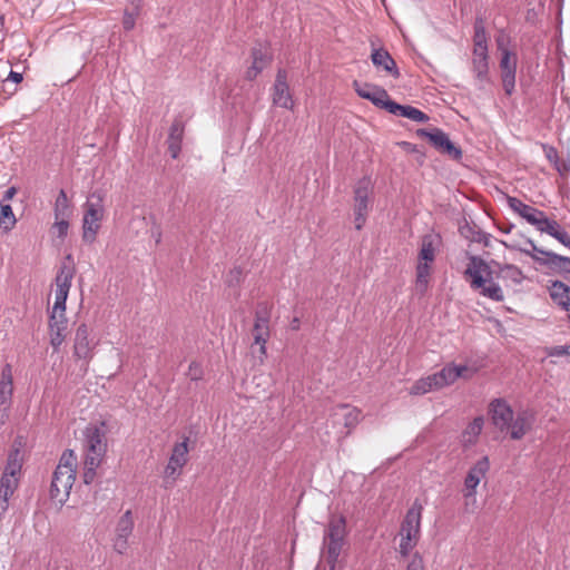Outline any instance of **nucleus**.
<instances>
[{"instance_id":"nucleus-1","label":"nucleus","mask_w":570,"mask_h":570,"mask_svg":"<svg viewBox=\"0 0 570 570\" xmlns=\"http://www.w3.org/2000/svg\"><path fill=\"white\" fill-rule=\"evenodd\" d=\"M470 263L464 272L465 277H470V286L478 291L483 297L494 302H502L504 294L501 286L495 282L497 278L511 281L513 284H520L523 279L522 271L515 265L500 264L494 261L485 262L479 256L471 255Z\"/></svg>"},{"instance_id":"nucleus-2","label":"nucleus","mask_w":570,"mask_h":570,"mask_svg":"<svg viewBox=\"0 0 570 570\" xmlns=\"http://www.w3.org/2000/svg\"><path fill=\"white\" fill-rule=\"evenodd\" d=\"M76 455L72 450H66L52 474L50 498L63 504L70 494L76 480Z\"/></svg>"},{"instance_id":"nucleus-3","label":"nucleus","mask_w":570,"mask_h":570,"mask_svg":"<svg viewBox=\"0 0 570 570\" xmlns=\"http://www.w3.org/2000/svg\"><path fill=\"white\" fill-rule=\"evenodd\" d=\"M105 194L102 190L90 193L83 204L82 217V239L85 243L92 244L100 229V223L105 217Z\"/></svg>"},{"instance_id":"nucleus-4","label":"nucleus","mask_w":570,"mask_h":570,"mask_svg":"<svg viewBox=\"0 0 570 570\" xmlns=\"http://www.w3.org/2000/svg\"><path fill=\"white\" fill-rule=\"evenodd\" d=\"M465 366L446 365L441 371L417 380L410 389L412 395H423L433 390L454 383L465 371Z\"/></svg>"},{"instance_id":"nucleus-5","label":"nucleus","mask_w":570,"mask_h":570,"mask_svg":"<svg viewBox=\"0 0 570 570\" xmlns=\"http://www.w3.org/2000/svg\"><path fill=\"white\" fill-rule=\"evenodd\" d=\"M271 307L267 303H259L255 312V321L252 330L254 344L258 345V358L262 364L266 357V343L271 336L269 332Z\"/></svg>"},{"instance_id":"nucleus-6","label":"nucleus","mask_w":570,"mask_h":570,"mask_svg":"<svg viewBox=\"0 0 570 570\" xmlns=\"http://www.w3.org/2000/svg\"><path fill=\"white\" fill-rule=\"evenodd\" d=\"M76 274V265L71 254H67L62 259L60 267L57 272L55 283H56V293H55V303L57 308L60 306H66V302L69 295V291L71 287L72 279Z\"/></svg>"},{"instance_id":"nucleus-7","label":"nucleus","mask_w":570,"mask_h":570,"mask_svg":"<svg viewBox=\"0 0 570 570\" xmlns=\"http://www.w3.org/2000/svg\"><path fill=\"white\" fill-rule=\"evenodd\" d=\"M372 181L368 177L360 179L354 188V224L357 230L364 226L371 209L370 195Z\"/></svg>"},{"instance_id":"nucleus-8","label":"nucleus","mask_w":570,"mask_h":570,"mask_svg":"<svg viewBox=\"0 0 570 570\" xmlns=\"http://www.w3.org/2000/svg\"><path fill=\"white\" fill-rule=\"evenodd\" d=\"M85 459L89 460V458L96 459V461H101L107 451V439H106V430L105 423H101L100 426L90 424L85 431Z\"/></svg>"},{"instance_id":"nucleus-9","label":"nucleus","mask_w":570,"mask_h":570,"mask_svg":"<svg viewBox=\"0 0 570 570\" xmlns=\"http://www.w3.org/2000/svg\"><path fill=\"white\" fill-rule=\"evenodd\" d=\"M98 341L91 335L88 325L81 323L75 331L73 337V357L76 361H82L86 367L94 357Z\"/></svg>"},{"instance_id":"nucleus-10","label":"nucleus","mask_w":570,"mask_h":570,"mask_svg":"<svg viewBox=\"0 0 570 570\" xmlns=\"http://www.w3.org/2000/svg\"><path fill=\"white\" fill-rule=\"evenodd\" d=\"M416 135L421 138H426L430 144L441 154L448 155L454 160L462 158V149L453 144L449 136L440 128L416 130Z\"/></svg>"},{"instance_id":"nucleus-11","label":"nucleus","mask_w":570,"mask_h":570,"mask_svg":"<svg viewBox=\"0 0 570 570\" xmlns=\"http://www.w3.org/2000/svg\"><path fill=\"white\" fill-rule=\"evenodd\" d=\"M497 43L498 48L502 51L500 69L503 90L507 95H511L515 87L517 56L509 49L503 48L501 39H498Z\"/></svg>"},{"instance_id":"nucleus-12","label":"nucleus","mask_w":570,"mask_h":570,"mask_svg":"<svg viewBox=\"0 0 570 570\" xmlns=\"http://www.w3.org/2000/svg\"><path fill=\"white\" fill-rule=\"evenodd\" d=\"M188 441L189 438H184L179 443H176L173 448L171 455L165 468V480H171L173 482L179 476L180 470L188 461Z\"/></svg>"},{"instance_id":"nucleus-13","label":"nucleus","mask_w":570,"mask_h":570,"mask_svg":"<svg viewBox=\"0 0 570 570\" xmlns=\"http://www.w3.org/2000/svg\"><path fill=\"white\" fill-rule=\"evenodd\" d=\"M13 377L10 364H6L0 377V422L3 424L8 417V411L12 404Z\"/></svg>"},{"instance_id":"nucleus-14","label":"nucleus","mask_w":570,"mask_h":570,"mask_svg":"<svg viewBox=\"0 0 570 570\" xmlns=\"http://www.w3.org/2000/svg\"><path fill=\"white\" fill-rule=\"evenodd\" d=\"M489 413L492 423L500 430L505 431L510 428L513 419V411L511 406L502 399H494L490 403Z\"/></svg>"},{"instance_id":"nucleus-15","label":"nucleus","mask_w":570,"mask_h":570,"mask_svg":"<svg viewBox=\"0 0 570 570\" xmlns=\"http://www.w3.org/2000/svg\"><path fill=\"white\" fill-rule=\"evenodd\" d=\"M490 469V461L488 456L481 458L473 466L470 468L464 479L465 493L464 497H473L476 493V487L480 481L485 476Z\"/></svg>"},{"instance_id":"nucleus-16","label":"nucleus","mask_w":570,"mask_h":570,"mask_svg":"<svg viewBox=\"0 0 570 570\" xmlns=\"http://www.w3.org/2000/svg\"><path fill=\"white\" fill-rule=\"evenodd\" d=\"M134 530V518L130 510H127L118 520L114 548L118 553H124L128 548V538Z\"/></svg>"},{"instance_id":"nucleus-17","label":"nucleus","mask_w":570,"mask_h":570,"mask_svg":"<svg viewBox=\"0 0 570 570\" xmlns=\"http://www.w3.org/2000/svg\"><path fill=\"white\" fill-rule=\"evenodd\" d=\"M356 94L363 98L370 100L374 106L385 109L391 98L387 91L381 87L373 86L370 83L361 85L357 81L353 82Z\"/></svg>"},{"instance_id":"nucleus-18","label":"nucleus","mask_w":570,"mask_h":570,"mask_svg":"<svg viewBox=\"0 0 570 570\" xmlns=\"http://www.w3.org/2000/svg\"><path fill=\"white\" fill-rule=\"evenodd\" d=\"M273 102L285 109L293 108V99L287 85V76L284 70H278L273 87Z\"/></svg>"},{"instance_id":"nucleus-19","label":"nucleus","mask_w":570,"mask_h":570,"mask_svg":"<svg viewBox=\"0 0 570 570\" xmlns=\"http://www.w3.org/2000/svg\"><path fill=\"white\" fill-rule=\"evenodd\" d=\"M534 423V414L528 410H523L517 413V416L512 419L510 428V438L512 440H521L532 428Z\"/></svg>"},{"instance_id":"nucleus-20","label":"nucleus","mask_w":570,"mask_h":570,"mask_svg":"<svg viewBox=\"0 0 570 570\" xmlns=\"http://www.w3.org/2000/svg\"><path fill=\"white\" fill-rule=\"evenodd\" d=\"M252 66L246 71V78L248 80L255 79L271 62L268 49L262 45L252 49Z\"/></svg>"},{"instance_id":"nucleus-21","label":"nucleus","mask_w":570,"mask_h":570,"mask_svg":"<svg viewBox=\"0 0 570 570\" xmlns=\"http://www.w3.org/2000/svg\"><path fill=\"white\" fill-rule=\"evenodd\" d=\"M509 207L524 218L529 224L535 227L537 223L541 217H543L542 210L532 207L530 205L524 204L522 200L515 197H508Z\"/></svg>"},{"instance_id":"nucleus-22","label":"nucleus","mask_w":570,"mask_h":570,"mask_svg":"<svg viewBox=\"0 0 570 570\" xmlns=\"http://www.w3.org/2000/svg\"><path fill=\"white\" fill-rule=\"evenodd\" d=\"M371 60L376 68L383 69L384 71L389 72L393 78L400 77V70L396 66V62L387 50L383 48L373 49Z\"/></svg>"},{"instance_id":"nucleus-23","label":"nucleus","mask_w":570,"mask_h":570,"mask_svg":"<svg viewBox=\"0 0 570 570\" xmlns=\"http://www.w3.org/2000/svg\"><path fill=\"white\" fill-rule=\"evenodd\" d=\"M472 71L479 81L484 82L488 80V73H489L488 49H481V50L473 49Z\"/></svg>"},{"instance_id":"nucleus-24","label":"nucleus","mask_w":570,"mask_h":570,"mask_svg":"<svg viewBox=\"0 0 570 570\" xmlns=\"http://www.w3.org/2000/svg\"><path fill=\"white\" fill-rule=\"evenodd\" d=\"M484 424L483 416H476L461 433L460 442L464 449H469L478 442Z\"/></svg>"},{"instance_id":"nucleus-25","label":"nucleus","mask_w":570,"mask_h":570,"mask_svg":"<svg viewBox=\"0 0 570 570\" xmlns=\"http://www.w3.org/2000/svg\"><path fill=\"white\" fill-rule=\"evenodd\" d=\"M543 264L547 268L561 274L570 282V257L561 256L552 252V254H548V258L544 259Z\"/></svg>"},{"instance_id":"nucleus-26","label":"nucleus","mask_w":570,"mask_h":570,"mask_svg":"<svg viewBox=\"0 0 570 570\" xmlns=\"http://www.w3.org/2000/svg\"><path fill=\"white\" fill-rule=\"evenodd\" d=\"M184 135V125L180 120L176 119L169 129L168 135V150L170 156L175 159L178 157L181 149V140Z\"/></svg>"},{"instance_id":"nucleus-27","label":"nucleus","mask_w":570,"mask_h":570,"mask_svg":"<svg viewBox=\"0 0 570 570\" xmlns=\"http://www.w3.org/2000/svg\"><path fill=\"white\" fill-rule=\"evenodd\" d=\"M549 292L552 301L570 313V287L560 281H554Z\"/></svg>"},{"instance_id":"nucleus-28","label":"nucleus","mask_w":570,"mask_h":570,"mask_svg":"<svg viewBox=\"0 0 570 570\" xmlns=\"http://www.w3.org/2000/svg\"><path fill=\"white\" fill-rule=\"evenodd\" d=\"M334 415L343 416L344 426L348 429L346 434H348L358 424L361 412L348 404H340L334 409Z\"/></svg>"},{"instance_id":"nucleus-29","label":"nucleus","mask_w":570,"mask_h":570,"mask_svg":"<svg viewBox=\"0 0 570 570\" xmlns=\"http://www.w3.org/2000/svg\"><path fill=\"white\" fill-rule=\"evenodd\" d=\"M18 487L17 478L1 476L0 479V512L3 513L8 509L9 499Z\"/></svg>"},{"instance_id":"nucleus-30","label":"nucleus","mask_w":570,"mask_h":570,"mask_svg":"<svg viewBox=\"0 0 570 570\" xmlns=\"http://www.w3.org/2000/svg\"><path fill=\"white\" fill-rule=\"evenodd\" d=\"M527 245L529 247H518L515 245L508 246L505 243H503L507 247H510L512 249L520 250L521 253L530 256L535 263H538L541 266H544L543 262L546 258H548V254H552L551 250H546L543 248L538 247L533 240L527 239Z\"/></svg>"},{"instance_id":"nucleus-31","label":"nucleus","mask_w":570,"mask_h":570,"mask_svg":"<svg viewBox=\"0 0 570 570\" xmlns=\"http://www.w3.org/2000/svg\"><path fill=\"white\" fill-rule=\"evenodd\" d=\"M49 332H65L68 327V318L66 317V306L53 305L49 315Z\"/></svg>"},{"instance_id":"nucleus-32","label":"nucleus","mask_w":570,"mask_h":570,"mask_svg":"<svg viewBox=\"0 0 570 570\" xmlns=\"http://www.w3.org/2000/svg\"><path fill=\"white\" fill-rule=\"evenodd\" d=\"M422 511H423L422 503L417 499L414 500L412 507L406 512V515H405L401 527L411 528V529H421Z\"/></svg>"},{"instance_id":"nucleus-33","label":"nucleus","mask_w":570,"mask_h":570,"mask_svg":"<svg viewBox=\"0 0 570 570\" xmlns=\"http://www.w3.org/2000/svg\"><path fill=\"white\" fill-rule=\"evenodd\" d=\"M22 468L20 450L13 449L10 451L2 476L17 478Z\"/></svg>"},{"instance_id":"nucleus-34","label":"nucleus","mask_w":570,"mask_h":570,"mask_svg":"<svg viewBox=\"0 0 570 570\" xmlns=\"http://www.w3.org/2000/svg\"><path fill=\"white\" fill-rule=\"evenodd\" d=\"M473 29V49H488V36L485 31L484 20L481 17L475 18Z\"/></svg>"},{"instance_id":"nucleus-35","label":"nucleus","mask_w":570,"mask_h":570,"mask_svg":"<svg viewBox=\"0 0 570 570\" xmlns=\"http://www.w3.org/2000/svg\"><path fill=\"white\" fill-rule=\"evenodd\" d=\"M342 547H343L342 541L324 539V556H325L326 562L331 566L332 569L335 567V563L340 557Z\"/></svg>"},{"instance_id":"nucleus-36","label":"nucleus","mask_w":570,"mask_h":570,"mask_svg":"<svg viewBox=\"0 0 570 570\" xmlns=\"http://www.w3.org/2000/svg\"><path fill=\"white\" fill-rule=\"evenodd\" d=\"M17 223L12 207L3 202H0V229L10 232Z\"/></svg>"},{"instance_id":"nucleus-37","label":"nucleus","mask_w":570,"mask_h":570,"mask_svg":"<svg viewBox=\"0 0 570 570\" xmlns=\"http://www.w3.org/2000/svg\"><path fill=\"white\" fill-rule=\"evenodd\" d=\"M53 213H55V219H60V218L68 219V217H69V214H70L69 200H68L67 194L63 189H61L59 191V194L56 198Z\"/></svg>"},{"instance_id":"nucleus-38","label":"nucleus","mask_w":570,"mask_h":570,"mask_svg":"<svg viewBox=\"0 0 570 570\" xmlns=\"http://www.w3.org/2000/svg\"><path fill=\"white\" fill-rule=\"evenodd\" d=\"M435 258V248L433 245L432 236L426 235L422 239L421 249L419 253V261L433 263Z\"/></svg>"},{"instance_id":"nucleus-39","label":"nucleus","mask_w":570,"mask_h":570,"mask_svg":"<svg viewBox=\"0 0 570 570\" xmlns=\"http://www.w3.org/2000/svg\"><path fill=\"white\" fill-rule=\"evenodd\" d=\"M535 228L541 233H546L554 237L562 227L557 220L549 219L547 215L543 213V217L539 219V222L535 225Z\"/></svg>"},{"instance_id":"nucleus-40","label":"nucleus","mask_w":570,"mask_h":570,"mask_svg":"<svg viewBox=\"0 0 570 570\" xmlns=\"http://www.w3.org/2000/svg\"><path fill=\"white\" fill-rule=\"evenodd\" d=\"M345 522L343 519L333 521L328 524L327 532L324 539L342 541L344 540Z\"/></svg>"},{"instance_id":"nucleus-41","label":"nucleus","mask_w":570,"mask_h":570,"mask_svg":"<svg viewBox=\"0 0 570 570\" xmlns=\"http://www.w3.org/2000/svg\"><path fill=\"white\" fill-rule=\"evenodd\" d=\"M83 464L82 479L86 484H90L96 478V470L101 464V461H96V459L89 458V460L85 459Z\"/></svg>"},{"instance_id":"nucleus-42","label":"nucleus","mask_w":570,"mask_h":570,"mask_svg":"<svg viewBox=\"0 0 570 570\" xmlns=\"http://www.w3.org/2000/svg\"><path fill=\"white\" fill-rule=\"evenodd\" d=\"M483 230H481L476 225H471L465 223L460 226V234L470 242L478 243L481 239Z\"/></svg>"},{"instance_id":"nucleus-43","label":"nucleus","mask_w":570,"mask_h":570,"mask_svg":"<svg viewBox=\"0 0 570 570\" xmlns=\"http://www.w3.org/2000/svg\"><path fill=\"white\" fill-rule=\"evenodd\" d=\"M414 107L410 105H400L391 99L387 102L385 110L395 116H401L404 118H409L413 111Z\"/></svg>"},{"instance_id":"nucleus-44","label":"nucleus","mask_w":570,"mask_h":570,"mask_svg":"<svg viewBox=\"0 0 570 570\" xmlns=\"http://www.w3.org/2000/svg\"><path fill=\"white\" fill-rule=\"evenodd\" d=\"M139 16V4H134L131 10L126 9L124 11L122 27L126 31H130L135 28L136 18Z\"/></svg>"},{"instance_id":"nucleus-45","label":"nucleus","mask_w":570,"mask_h":570,"mask_svg":"<svg viewBox=\"0 0 570 570\" xmlns=\"http://www.w3.org/2000/svg\"><path fill=\"white\" fill-rule=\"evenodd\" d=\"M430 264L429 262L419 261L416 265V282L422 285H426L430 277Z\"/></svg>"},{"instance_id":"nucleus-46","label":"nucleus","mask_w":570,"mask_h":570,"mask_svg":"<svg viewBox=\"0 0 570 570\" xmlns=\"http://www.w3.org/2000/svg\"><path fill=\"white\" fill-rule=\"evenodd\" d=\"M68 229H69V222L67 218H60V219H56L55 224L52 225L51 227V233L60 238V239H63L67 234H68Z\"/></svg>"},{"instance_id":"nucleus-47","label":"nucleus","mask_w":570,"mask_h":570,"mask_svg":"<svg viewBox=\"0 0 570 570\" xmlns=\"http://www.w3.org/2000/svg\"><path fill=\"white\" fill-rule=\"evenodd\" d=\"M50 335V344L55 352L60 350V346L65 342L66 333L65 332H49Z\"/></svg>"},{"instance_id":"nucleus-48","label":"nucleus","mask_w":570,"mask_h":570,"mask_svg":"<svg viewBox=\"0 0 570 570\" xmlns=\"http://www.w3.org/2000/svg\"><path fill=\"white\" fill-rule=\"evenodd\" d=\"M416 542L417 541H414L413 539L405 540V538L402 537L400 547H399V552L401 553V556H403V557L409 556L410 552L412 551V549L414 548V546L416 544Z\"/></svg>"},{"instance_id":"nucleus-49","label":"nucleus","mask_w":570,"mask_h":570,"mask_svg":"<svg viewBox=\"0 0 570 570\" xmlns=\"http://www.w3.org/2000/svg\"><path fill=\"white\" fill-rule=\"evenodd\" d=\"M549 356H570V345H557L548 350Z\"/></svg>"},{"instance_id":"nucleus-50","label":"nucleus","mask_w":570,"mask_h":570,"mask_svg":"<svg viewBox=\"0 0 570 570\" xmlns=\"http://www.w3.org/2000/svg\"><path fill=\"white\" fill-rule=\"evenodd\" d=\"M188 375L193 381H198L203 377V368L199 363L191 362L188 367Z\"/></svg>"},{"instance_id":"nucleus-51","label":"nucleus","mask_w":570,"mask_h":570,"mask_svg":"<svg viewBox=\"0 0 570 570\" xmlns=\"http://www.w3.org/2000/svg\"><path fill=\"white\" fill-rule=\"evenodd\" d=\"M420 529H411L401 527V537H404L405 540L413 539L414 541L419 540Z\"/></svg>"},{"instance_id":"nucleus-52","label":"nucleus","mask_w":570,"mask_h":570,"mask_svg":"<svg viewBox=\"0 0 570 570\" xmlns=\"http://www.w3.org/2000/svg\"><path fill=\"white\" fill-rule=\"evenodd\" d=\"M406 570H425L423 559L415 553L406 567Z\"/></svg>"},{"instance_id":"nucleus-53","label":"nucleus","mask_w":570,"mask_h":570,"mask_svg":"<svg viewBox=\"0 0 570 570\" xmlns=\"http://www.w3.org/2000/svg\"><path fill=\"white\" fill-rule=\"evenodd\" d=\"M409 119H411L415 122H426V121H429L430 117L425 112H423L420 109L414 107Z\"/></svg>"},{"instance_id":"nucleus-54","label":"nucleus","mask_w":570,"mask_h":570,"mask_svg":"<svg viewBox=\"0 0 570 570\" xmlns=\"http://www.w3.org/2000/svg\"><path fill=\"white\" fill-rule=\"evenodd\" d=\"M242 275H243L242 268L234 267L228 274L227 283L229 285H233L234 283H236V284L239 283Z\"/></svg>"},{"instance_id":"nucleus-55","label":"nucleus","mask_w":570,"mask_h":570,"mask_svg":"<svg viewBox=\"0 0 570 570\" xmlns=\"http://www.w3.org/2000/svg\"><path fill=\"white\" fill-rule=\"evenodd\" d=\"M553 238L570 249V235L563 228H561Z\"/></svg>"},{"instance_id":"nucleus-56","label":"nucleus","mask_w":570,"mask_h":570,"mask_svg":"<svg viewBox=\"0 0 570 570\" xmlns=\"http://www.w3.org/2000/svg\"><path fill=\"white\" fill-rule=\"evenodd\" d=\"M546 156H547V158H548L550 161H552V163H554V164H557V163H558V153H557V149H556V148H553V147H549V148H547V149H546Z\"/></svg>"},{"instance_id":"nucleus-57","label":"nucleus","mask_w":570,"mask_h":570,"mask_svg":"<svg viewBox=\"0 0 570 570\" xmlns=\"http://www.w3.org/2000/svg\"><path fill=\"white\" fill-rule=\"evenodd\" d=\"M8 79L16 83H20L23 80V76L20 72L11 70L9 72Z\"/></svg>"},{"instance_id":"nucleus-58","label":"nucleus","mask_w":570,"mask_h":570,"mask_svg":"<svg viewBox=\"0 0 570 570\" xmlns=\"http://www.w3.org/2000/svg\"><path fill=\"white\" fill-rule=\"evenodd\" d=\"M492 235L485 232L482 233L481 239L478 243L483 244L484 247L491 246Z\"/></svg>"},{"instance_id":"nucleus-59","label":"nucleus","mask_w":570,"mask_h":570,"mask_svg":"<svg viewBox=\"0 0 570 570\" xmlns=\"http://www.w3.org/2000/svg\"><path fill=\"white\" fill-rule=\"evenodd\" d=\"M16 194H17L16 187L8 188L4 193L3 199L1 202L6 203V202L10 200Z\"/></svg>"},{"instance_id":"nucleus-60","label":"nucleus","mask_w":570,"mask_h":570,"mask_svg":"<svg viewBox=\"0 0 570 570\" xmlns=\"http://www.w3.org/2000/svg\"><path fill=\"white\" fill-rule=\"evenodd\" d=\"M151 235L155 238L156 243L159 244L161 240V230L157 227L156 230L151 232Z\"/></svg>"},{"instance_id":"nucleus-61","label":"nucleus","mask_w":570,"mask_h":570,"mask_svg":"<svg viewBox=\"0 0 570 570\" xmlns=\"http://www.w3.org/2000/svg\"><path fill=\"white\" fill-rule=\"evenodd\" d=\"M291 328L293 331H297L299 330V320L297 317H294L292 323H291Z\"/></svg>"},{"instance_id":"nucleus-62","label":"nucleus","mask_w":570,"mask_h":570,"mask_svg":"<svg viewBox=\"0 0 570 570\" xmlns=\"http://www.w3.org/2000/svg\"><path fill=\"white\" fill-rule=\"evenodd\" d=\"M563 170L570 173V159L567 163L563 164Z\"/></svg>"},{"instance_id":"nucleus-63","label":"nucleus","mask_w":570,"mask_h":570,"mask_svg":"<svg viewBox=\"0 0 570 570\" xmlns=\"http://www.w3.org/2000/svg\"><path fill=\"white\" fill-rule=\"evenodd\" d=\"M568 318H569V321H570V313L568 314Z\"/></svg>"}]
</instances>
